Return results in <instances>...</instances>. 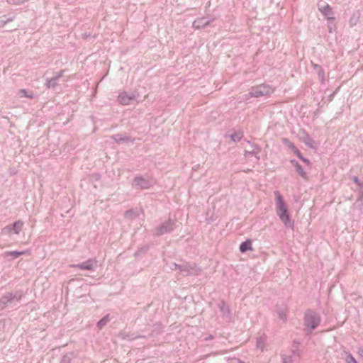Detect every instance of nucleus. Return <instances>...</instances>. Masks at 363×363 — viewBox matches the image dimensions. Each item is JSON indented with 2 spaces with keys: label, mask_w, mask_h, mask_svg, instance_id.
Instances as JSON below:
<instances>
[{
  "label": "nucleus",
  "mask_w": 363,
  "mask_h": 363,
  "mask_svg": "<svg viewBox=\"0 0 363 363\" xmlns=\"http://www.w3.org/2000/svg\"><path fill=\"white\" fill-rule=\"evenodd\" d=\"M352 179L357 185H359V183L361 182L357 176H353Z\"/></svg>",
  "instance_id": "nucleus-40"
},
{
  "label": "nucleus",
  "mask_w": 363,
  "mask_h": 363,
  "mask_svg": "<svg viewBox=\"0 0 363 363\" xmlns=\"http://www.w3.org/2000/svg\"><path fill=\"white\" fill-rule=\"evenodd\" d=\"M138 97V94L135 93H128L126 91L121 92L118 96L117 101L119 104L122 105H129L131 104L133 101L136 100V99Z\"/></svg>",
  "instance_id": "nucleus-7"
},
{
  "label": "nucleus",
  "mask_w": 363,
  "mask_h": 363,
  "mask_svg": "<svg viewBox=\"0 0 363 363\" xmlns=\"http://www.w3.org/2000/svg\"><path fill=\"white\" fill-rule=\"evenodd\" d=\"M162 332V327L160 323H156L153 325L152 334L159 335Z\"/></svg>",
  "instance_id": "nucleus-26"
},
{
  "label": "nucleus",
  "mask_w": 363,
  "mask_h": 363,
  "mask_svg": "<svg viewBox=\"0 0 363 363\" xmlns=\"http://www.w3.org/2000/svg\"><path fill=\"white\" fill-rule=\"evenodd\" d=\"M328 28H329V32L331 33L332 32V27L330 26H328Z\"/></svg>",
  "instance_id": "nucleus-45"
},
{
  "label": "nucleus",
  "mask_w": 363,
  "mask_h": 363,
  "mask_svg": "<svg viewBox=\"0 0 363 363\" xmlns=\"http://www.w3.org/2000/svg\"><path fill=\"white\" fill-rule=\"evenodd\" d=\"M296 155L302 160L306 165L309 166L311 164V162L308 159L304 157L300 150L298 149L296 151L294 152Z\"/></svg>",
  "instance_id": "nucleus-25"
},
{
  "label": "nucleus",
  "mask_w": 363,
  "mask_h": 363,
  "mask_svg": "<svg viewBox=\"0 0 363 363\" xmlns=\"http://www.w3.org/2000/svg\"><path fill=\"white\" fill-rule=\"evenodd\" d=\"M147 250V248H141L140 250H138L135 253V256H138L140 252H144V251H146Z\"/></svg>",
  "instance_id": "nucleus-43"
},
{
  "label": "nucleus",
  "mask_w": 363,
  "mask_h": 363,
  "mask_svg": "<svg viewBox=\"0 0 363 363\" xmlns=\"http://www.w3.org/2000/svg\"><path fill=\"white\" fill-rule=\"evenodd\" d=\"M239 363H241V362H239Z\"/></svg>",
  "instance_id": "nucleus-46"
},
{
  "label": "nucleus",
  "mask_w": 363,
  "mask_h": 363,
  "mask_svg": "<svg viewBox=\"0 0 363 363\" xmlns=\"http://www.w3.org/2000/svg\"><path fill=\"white\" fill-rule=\"evenodd\" d=\"M21 298V295L18 297L17 294L13 293L6 294L0 298V311L4 309L9 303H11L14 300L18 301Z\"/></svg>",
  "instance_id": "nucleus-9"
},
{
  "label": "nucleus",
  "mask_w": 363,
  "mask_h": 363,
  "mask_svg": "<svg viewBox=\"0 0 363 363\" xmlns=\"http://www.w3.org/2000/svg\"><path fill=\"white\" fill-rule=\"evenodd\" d=\"M96 262H97L95 259H89L82 263L73 264L72 267L83 270L94 271L96 267Z\"/></svg>",
  "instance_id": "nucleus-11"
},
{
  "label": "nucleus",
  "mask_w": 363,
  "mask_h": 363,
  "mask_svg": "<svg viewBox=\"0 0 363 363\" xmlns=\"http://www.w3.org/2000/svg\"><path fill=\"white\" fill-rule=\"evenodd\" d=\"M247 143L251 145L252 150H245L244 153L245 157L254 156L256 158L257 162H258L260 160L259 154L261 152V147L257 144L251 143L250 141H247Z\"/></svg>",
  "instance_id": "nucleus-14"
},
{
  "label": "nucleus",
  "mask_w": 363,
  "mask_h": 363,
  "mask_svg": "<svg viewBox=\"0 0 363 363\" xmlns=\"http://www.w3.org/2000/svg\"><path fill=\"white\" fill-rule=\"evenodd\" d=\"M21 96L26 97L28 99H34L35 96L32 91H28L26 89H22L19 91Z\"/></svg>",
  "instance_id": "nucleus-23"
},
{
  "label": "nucleus",
  "mask_w": 363,
  "mask_h": 363,
  "mask_svg": "<svg viewBox=\"0 0 363 363\" xmlns=\"http://www.w3.org/2000/svg\"><path fill=\"white\" fill-rule=\"evenodd\" d=\"M359 16H360V14H359V11L354 12L350 18V21H349L350 25L351 26H355L359 21Z\"/></svg>",
  "instance_id": "nucleus-21"
},
{
  "label": "nucleus",
  "mask_w": 363,
  "mask_h": 363,
  "mask_svg": "<svg viewBox=\"0 0 363 363\" xmlns=\"http://www.w3.org/2000/svg\"><path fill=\"white\" fill-rule=\"evenodd\" d=\"M265 338L263 337H259L257 339L256 346L257 348L262 350L264 347Z\"/></svg>",
  "instance_id": "nucleus-27"
},
{
  "label": "nucleus",
  "mask_w": 363,
  "mask_h": 363,
  "mask_svg": "<svg viewBox=\"0 0 363 363\" xmlns=\"http://www.w3.org/2000/svg\"><path fill=\"white\" fill-rule=\"evenodd\" d=\"M318 8L319 11L328 20L333 21L335 19L334 12L332 7L327 3H318Z\"/></svg>",
  "instance_id": "nucleus-8"
},
{
  "label": "nucleus",
  "mask_w": 363,
  "mask_h": 363,
  "mask_svg": "<svg viewBox=\"0 0 363 363\" xmlns=\"http://www.w3.org/2000/svg\"><path fill=\"white\" fill-rule=\"evenodd\" d=\"M284 144L290 148L294 152L298 150L295 145L287 138L283 139Z\"/></svg>",
  "instance_id": "nucleus-24"
},
{
  "label": "nucleus",
  "mask_w": 363,
  "mask_h": 363,
  "mask_svg": "<svg viewBox=\"0 0 363 363\" xmlns=\"http://www.w3.org/2000/svg\"><path fill=\"white\" fill-rule=\"evenodd\" d=\"M133 216H136L135 215L134 211L133 209L128 210L125 212V217L127 218H131Z\"/></svg>",
  "instance_id": "nucleus-34"
},
{
  "label": "nucleus",
  "mask_w": 363,
  "mask_h": 363,
  "mask_svg": "<svg viewBox=\"0 0 363 363\" xmlns=\"http://www.w3.org/2000/svg\"><path fill=\"white\" fill-rule=\"evenodd\" d=\"M311 65H312V67L315 69V70H318L320 69L322 67L318 64H315L313 62H311Z\"/></svg>",
  "instance_id": "nucleus-39"
},
{
  "label": "nucleus",
  "mask_w": 363,
  "mask_h": 363,
  "mask_svg": "<svg viewBox=\"0 0 363 363\" xmlns=\"http://www.w3.org/2000/svg\"><path fill=\"white\" fill-rule=\"evenodd\" d=\"M64 72H65V70L62 69L60 72H57L56 74L55 75V77L57 79H60L63 76Z\"/></svg>",
  "instance_id": "nucleus-37"
},
{
  "label": "nucleus",
  "mask_w": 363,
  "mask_h": 363,
  "mask_svg": "<svg viewBox=\"0 0 363 363\" xmlns=\"http://www.w3.org/2000/svg\"><path fill=\"white\" fill-rule=\"evenodd\" d=\"M218 306L220 311L222 318L225 319L226 322H230L231 320L232 314L230 307L223 300L219 302Z\"/></svg>",
  "instance_id": "nucleus-10"
},
{
  "label": "nucleus",
  "mask_w": 363,
  "mask_h": 363,
  "mask_svg": "<svg viewBox=\"0 0 363 363\" xmlns=\"http://www.w3.org/2000/svg\"><path fill=\"white\" fill-rule=\"evenodd\" d=\"M13 20V17L6 18L5 16L0 18V28L4 27L7 23L11 22Z\"/></svg>",
  "instance_id": "nucleus-32"
},
{
  "label": "nucleus",
  "mask_w": 363,
  "mask_h": 363,
  "mask_svg": "<svg viewBox=\"0 0 363 363\" xmlns=\"http://www.w3.org/2000/svg\"><path fill=\"white\" fill-rule=\"evenodd\" d=\"M242 137V135L240 133H234L230 135V138L234 142H239Z\"/></svg>",
  "instance_id": "nucleus-30"
},
{
  "label": "nucleus",
  "mask_w": 363,
  "mask_h": 363,
  "mask_svg": "<svg viewBox=\"0 0 363 363\" xmlns=\"http://www.w3.org/2000/svg\"><path fill=\"white\" fill-rule=\"evenodd\" d=\"M109 321V315H106L96 323L99 329H102Z\"/></svg>",
  "instance_id": "nucleus-22"
},
{
  "label": "nucleus",
  "mask_w": 363,
  "mask_h": 363,
  "mask_svg": "<svg viewBox=\"0 0 363 363\" xmlns=\"http://www.w3.org/2000/svg\"><path fill=\"white\" fill-rule=\"evenodd\" d=\"M274 195L276 196V212L277 216L286 228H293L294 223L291 221L282 196L278 191H274Z\"/></svg>",
  "instance_id": "nucleus-1"
},
{
  "label": "nucleus",
  "mask_w": 363,
  "mask_h": 363,
  "mask_svg": "<svg viewBox=\"0 0 363 363\" xmlns=\"http://www.w3.org/2000/svg\"><path fill=\"white\" fill-rule=\"evenodd\" d=\"M59 79L55 76L52 78H47L45 80V86L47 89H55L58 86Z\"/></svg>",
  "instance_id": "nucleus-18"
},
{
  "label": "nucleus",
  "mask_w": 363,
  "mask_h": 363,
  "mask_svg": "<svg viewBox=\"0 0 363 363\" xmlns=\"http://www.w3.org/2000/svg\"><path fill=\"white\" fill-rule=\"evenodd\" d=\"M317 74L318 76V78L320 79L321 83L324 82L325 80V72L323 67H321L320 69L317 70Z\"/></svg>",
  "instance_id": "nucleus-33"
},
{
  "label": "nucleus",
  "mask_w": 363,
  "mask_h": 363,
  "mask_svg": "<svg viewBox=\"0 0 363 363\" xmlns=\"http://www.w3.org/2000/svg\"><path fill=\"white\" fill-rule=\"evenodd\" d=\"M213 338H214V337L213 335H209L208 336L206 337L204 340L206 341H208V340H213Z\"/></svg>",
  "instance_id": "nucleus-44"
},
{
  "label": "nucleus",
  "mask_w": 363,
  "mask_h": 363,
  "mask_svg": "<svg viewBox=\"0 0 363 363\" xmlns=\"http://www.w3.org/2000/svg\"><path fill=\"white\" fill-rule=\"evenodd\" d=\"M346 353V357H345V362L347 363H357L355 358L353 357V355L347 352H345Z\"/></svg>",
  "instance_id": "nucleus-28"
},
{
  "label": "nucleus",
  "mask_w": 363,
  "mask_h": 363,
  "mask_svg": "<svg viewBox=\"0 0 363 363\" xmlns=\"http://www.w3.org/2000/svg\"><path fill=\"white\" fill-rule=\"evenodd\" d=\"M213 21L214 18L208 20L205 17L198 18L193 22V27L195 29H201L210 26Z\"/></svg>",
  "instance_id": "nucleus-15"
},
{
  "label": "nucleus",
  "mask_w": 363,
  "mask_h": 363,
  "mask_svg": "<svg viewBox=\"0 0 363 363\" xmlns=\"http://www.w3.org/2000/svg\"><path fill=\"white\" fill-rule=\"evenodd\" d=\"M177 221L172 219L160 223L157 227L154 229V235L160 236L166 233H171L176 227Z\"/></svg>",
  "instance_id": "nucleus-5"
},
{
  "label": "nucleus",
  "mask_w": 363,
  "mask_h": 363,
  "mask_svg": "<svg viewBox=\"0 0 363 363\" xmlns=\"http://www.w3.org/2000/svg\"><path fill=\"white\" fill-rule=\"evenodd\" d=\"M28 252V251H6L4 252V257H11L12 259H16L21 255H25Z\"/></svg>",
  "instance_id": "nucleus-19"
},
{
  "label": "nucleus",
  "mask_w": 363,
  "mask_h": 363,
  "mask_svg": "<svg viewBox=\"0 0 363 363\" xmlns=\"http://www.w3.org/2000/svg\"><path fill=\"white\" fill-rule=\"evenodd\" d=\"M143 337H145V336L137 335V336H134V337H129L128 340H135L138 338H143Z\"/></svg>",
  "instance_id": "nucleus-42"
},
{
  "label": "nucleus",
  "mask_w": 363,
  "mask_h": 363,
  "mask_svg": "<svg viewBox=\"0 0 363 363\" xmlns=\"http://www.w3.org/2000/svg\"><path fill=\"white\" fill-rule=\"evenodd\" d=\"M291 163L294 165L296 172L303 179H307L306 172L303 170L302 166L295 160H291Z\"/></svg>",
  "instance_id": "nucleus-17"
},
{
  "label": "nucleus",
  "mask_w": 363,
  "mask_h": 363,
  "mask_svg": "<svg viewBox=\"0 0 363 363\" xmlns=\"http://www.w3.org/2000/svg\"><path fill=\"white\" fill-rule=\"evenodd\" d=\"M174 269H178L183 276H197L201 274V269L196 264L184 262L179 265H174Z\"/></svg>",
  "instance_id": "nucleus-4"
},
{
  "label": "nucleus",
  "mask_w": 363,
  "mask_h": 363,
  "mask_svg": "<svg viewBox=\"0 0 363 363\" xmlns=\"http://www.w3.org/2000/svg\"><path fill=\"white\" fill-rule=\"evenodd\" d=\"M274 91V89L266 84H262L257 86H252L248 95H245L246 99H248L247 96H249L250 97H261V96H269Z\"/></svg>",
  "instance_id": "nucleus-2"
},
{
  "label": "nucleus",
  "mask_w": 363,
  "mask_h": 363,
  "mask_svg": "<svg viewBox=\"0 0 363 363\" xmlns=\"http://www.w3.org/2000/svg\"><path fill=\"white\" fill-rule=\"evenodd\" d=\"M301 354L298 350H294L290 355H282V363H299Z\"/></svg>",
  "instance_id": "nucleus-12"
},
{
  "label": "nucleus",
  "mask_w": 363,
  "mask_h": 363,
  "mask_svg": "<svg viewBox=\"0 0 363 363\" xmlns=\"http://www.w3.org/2000/svg\"><path fill=\"white\" fill-rule=\"evenodd\" d=\"M305 143L307 146L311 147V148H315V140H313V139H311L308 135L306 136V139L305 140Z\"/></svg>",
  "instance_id": "nucleus-31"
},
{
  "label": "nucleus",
  "mask_w": 363,
  "mask_h": 363,
  "mask_svg": "<svg viewBox=\"0 0 363 363\" xmlns=\"http://www.w3.org/2000/svg\"><path fill=\"white\" fill-rule=\"evenodd\" d=\"M359 186V193L360 194V196L362 198L363 197V182H360L359 185H357Z\"/></svg>",
  "instance_id": "nucleus-36"
},
{
  "label": "nucleus",
  "mask_w": 363,
  "mask_h": 363,
  "mask_svg": "<svg viewBox=\"0 0 363 363\" xmlns=\"http://www.w3.org/2000/svg\"><path fill=\"white\" fill-rule=\"evenodd\" d=\"M174 265H179V264H177L175 262H173V263H171L169 264V269L172 270V271H175V270H178V269H174Z\"/></svg>",
  "instance_id": "nucleus-41"
},
{
  "label": "nucleus",
  "mask_w": 363,
  "mask_h": 363,
  "mask_svg": "<svg viewBox=\"0 0 363 363\" xmlns=\"http://www.w3.org/2000/svg\"><path fill=\"white\" fill-rule=\"evenodd\" d=\"M239 250L242 253L246 252L247 251H249V250H252V240L248 239V240H246L245 241L242 242L240 245Z\"/></svg>",
  "instance_id": "nucleus-20"
},
{
  "label": "nucleus",
  "mask_w": 363,
  "mask_h": 363,
  "mask_svg": "<svg viewBox=\"0 0 363 363\" xmlns=\"http://www.w3.org/2000/svg\"><path fill=\"white\" fill-rule=\"evenodd\" d=\"M133 185L140 189H147L151 186L150 182L142 176H136L133 182Z\"/></svg>",
  "instance_id": "nucleus-13"
},
{
  "label": "nucleus",
  "mask_w": 363,
  "mask_h": 363,
  "mask_svg": "<svg viewBox=\"0 0 363 363\" xmlns=\"http://www.w3.org/2000/svg\"><path fill=\"white\" fill-rule=\"evenodd\" d=\"M357 354H358L359 357L363 359V347H358V349H357Z\"/></svg>",
  "instance_id": "nucleus-38"
},
{
  "label": "nucleus",
  "mask_w": 363,
  "mask_h": 363,
  "mask_svg": "<svg viewBox=\"0 0 363 363\" xmlns=\"http://www.w3.org/2000/svg\"><path fill=\"white\" fill-rule=\"evenodd\" d=\"M111 138L116 141V143L120 144L122 143H134L135 138L128 136H123L121 134H116L111 136Z\"/></svg>",
  "instance_id": "nucleus-16"
},
{
  "label": "nucleus",
  "mask_w": 363,
  "mask_h": 363,
  "mask_svg": "<svg viewBox=\"0 0 363 363\" xmlns=\"http://www.w3.org/2000/svg\"><path fill=\"white\" fill-rule=\"evenodd\" d=\"M320 323V316L317 312L313 310L306 311L304 315V325L307 328H309L311 331L315 329L319 325Z\"/></svg>",
  "instance_id": "nucleus-3"
},
{
  "label": "nucleus",
  "mask_w": 363,
  "mask_h": 363,
  "mask_svg": "<svg viewBox=\"0 0 363 363\" xmlns=\"http://www.w3.org/2000/svg\"><path fill=\"white\" fill-rule=\"evenodd\" d=\"M23 227V222L21 220H18L15 221L13 223L7 225L4 228H2L1 233L4 235H8L11 233L14 234L18 235L20 232L22 230Z\"/></svg>",
  "instance_id": "nucleus-6"
},
{
  "label": "nucleus",
  "mask_w": 363,
  "mask_h": 363,
  "mask_svg": "<svg viewBox=\"0 0 363 363\" xmlns=\"http://www.w3.org/2000/svg\"><path fill=\"white\" fill-rule=\"evenodd\" d=\"M286 312H287V310L285 309V310H281L278 313V316H279V319H281V320H283L284 322H286L287 320Z\"/></svg>",
  "instance_id": "nucleus-29"
},
{
  "label": "nucleus",
  "mask_w": 363,
  "mask_h": 363,
  "mask_svg": "<svg viewBox=\"0 0 363 363\" xmlns=\"http://www.w3.org/2000/svg\"><path fill=\"white\" fill-rule=\"evenodd\" d=\"M26 0H7V2L11 4H21Z\"/></svg>",
  "instance_id": "nucleus-35"
}]
</instances>
